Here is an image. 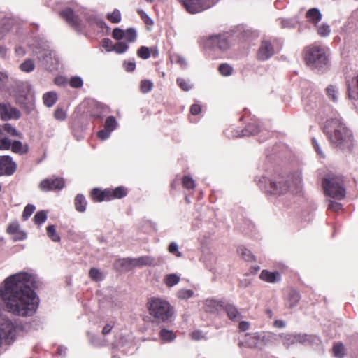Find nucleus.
<instances>
[{
  "mask_svg": "<svg viewBox=\"0 0 358 358\" xmlns=\"http://www.w3.org/2000/svg\"><path fill=\"white\" fill-rule=\"evenodd\" d=\"M35 278L27 272L12 275L0 286V296L8 310L18 316L33 315L38 306V298L33 290Z\"/></svg>",
  "mask_w": 358,
  "mask_h": 358,
  "instance_id": "f257e3e1",
  "label": "nucleus"
},
{
  "mask_svg": "<svg viewBox=\"0 0 358 358\" xmlns=\"http://www.w3.org/2000/svg\"><path fill=\"white\" fill-rule=\"evenodd\" d=\"M258 185L267 193L274 195L284 194L288 192L298 194L303 187L302 177L299 173H294L289 178L279 177L275 179H269L263 176L259 178Z\"/></svg>",
  "mask_w": 358,
  "mask_h": 358,
  "instance_id": "f03ea898",
  "label": "nucleus"
},
{
  "mask_svg": "<svg viewBox=\"0 0 358 358\" xmlns=\"http://www.w3.org/2000/svg\"><path fill=\"white\" fill-rule=\"evenodd\" d=\"M324 131L334 146L342 150L351 148L353 141L352 132L340 119L327 120Z\"/></svg>",
  "mask_w": 358,
  "mask_h": 358,
  "instance_id": "7ed1b4c3",
  "label": "nucleus"
},
{
  "mask_svg": "<svg viewBox=\"0 0 358 358\" xmlns=\"http://www.w3.org/2000/svg\"><path fill=\"white\" fill-rule=\"evenodd\" d=\"M150 315L157 322H165L172 317L173 311L169 303L159 298H153L148 303Z\"/></svg>",
  "mask_w": 358,
  "mask_h": 358,
  "instance_id": "20e7f679",
  "label": "nucleus"
},
{
  "mask_svg": "<svg viewBox=\"0 0 358 358\" xmlns=\"http://www.w3.org/2000/svg\"><path fill=\"white\" fill-rule=\"evenodd\" d=\"M305 59L308 66L317 71H324L329 64L325 50L317 45L310 46L306 50Z\"/></svg>",
  "mask_w": 358,
  "mask_h": 358,
  "instance_id": "39448f33",
  "label": "nucleus"
},
{
  "mask_svg": "<svg viewBox=\"0 0 358 358\" xmlns=\"http://www.w3.org/2000/svg\"><path fill=\"white\" fill-rule=\"evenodd\" d=\"M322 187L326 195L341 200L345 196L343 180L341 176H329L322 181Z\"/></svg>",
  "mask_w": 358,
  "mask_h": 358,
  "instance_id": "423d86ee",
  "label": "nucleus"
},
{
  "mask_svg": "<svg viewBox=\"0 0 358 358\" xmlns=\"http://www.w3.org/2000/svg\"><path fill=\"white\" fill-rule=\"evenodd\" d=\"M276 335L270 331H260L245 334V343L249 348L262 350L275 339Z\"/></svg>",
  "mask_w": 358,
  "mask_h": 358,
  "instance_id": "0eeeda50",
  "label": "nucleus"
},
{
  "mask_svg": "<svg viewBox=\"0 0 358 358\" xmlns=\"http://www.w3.org/2000/svg\"><path fill=\"white\" fill-rule=\"evenodd\" d=\"M279 337L281 338L283 345L287 348L296 343L303 345H319L320 343V339L316 335L281 334Z\"/></svg>",
  "mask_w": 358,
  "mask_h": 358,
  "instance_id": "6e6552de",
  "label": "nucleus"
},
{
  "mask_svg": "<svg viewBox=\"0 0 358 358\" xmlns=\"http://www.w3.org/2000/svg\"><path fill=\"white\" fill-rule=\"evenodd\" d=\"M180 1L187 12L190 14L201 13L215 3L213 0H180Z\"/></svg>",
  "mask_w": 358,
  "mask_h": 358,
  "instance_id": "1a4fd4ad",
  "label": "nucleus"
},
{
  "mask_svg": "<svg viewBox=\"0 0 358 358\" xmlns=\"http://www.w3.org/2000/svg\"><path fill=\"white\" fill-rule=\"evenodd\" d=\"M204 45L213 50L225 51L229 48V43L224 35L217 34L207 37Z\"/></svg>",
  "mask_w": 358,
  "mask_h": 358,
  "instance_id": "9d476101",
  "label": "nucleus"
},
{
  "mask_svg": "<svg viewBox=\"0 0 358 358\" xmlns=\"http://www.w3.org/2000/svg\"><path fill=\"white\" fill-rule=\"evenodd\" d=\"M154 259L149 256H142L138 258H124L120 260L121 265L126 270L134 267H141L152 264Z\"/></svg>",
  "mask_w": 358,
  "mask_h": 358,
  "instance_id": "9b49d317",
  "label": "nucleus"
},
{
  "mask_svg": "<svg viewBox=\"0 0 358 358\" xmlns=\"http://www.w3.org/2000/svg\"><path fill=\"white\" fill-rule=\"evenodd\" d=\"M64 187V180L62 178H50L43 180L38 185L39 189L43 192L61 190Z\"/></svg>",
  "mask_w": 358,
  "mask_h": 358,
  "instance_id": "f8f14e48",
  "label": "nucleus"
},
{
  "mask_svg": "<svg viewBox=\"0 0 358 358\" xmlns=\"http://www.w3.org/2000/svg\"><path fill=\"white\" fill-rule=\"evenodd\" d=\"M274 54L275 48L272 43L268 39L262 40L257 53V59L264 62L269 59Z\"/></svg>",
  "mask_w": 358,
  "mask_h": 358,
  "instance_id": "ddd939ff",
  "label": "nucleus"
},
{
  "mask_svg": "<svg viewBox=\"0 0 358 358\" xmlns=\"http://www.w3.org/2000/svg\"><path fill=\"white\" fill-rule=\"evenodd\" d=\"M17 169V164L9 155L0 156V176H11Z\"/></svg>",
  "mask_w": 358,
  "mask_h": 358,
  "instance_id": "4468645a",
  "label": "nucleus"
},
{
  "mask_svg": "<svg viewBox=\"0 0 358 358\" xmlns=\"http://www.w3.org/2000/svg\"><path fill=\"white\" fill-rule=\"evenodd\" d=\"M20 115V110L13 107L10 103H0V117L3 120H18Z\"/></svg>",
  "mask_w": 358,
  "mask_h": 358,
  "instance_id": "2eb2a0df",
  "label": "nucleus"
},
{
  "mask_svg": "<svg viewBox=\"0 0 358 358\" xmlns=\"http://www.w3.org/2000/svg\"><path fill=\"white\" fill-rule=\"evenodd\" d=\"M61 16L72 27L78 28L81 20L71 8H66L61 11Z\"/></svg>",
  "mask_w": 358,
  "mask_h": 358,
  "instance_id": "dca6fc26",
  "label": "nucleus"
},
{
  "mask_svg": "<svg viewBox=\"0 0 358 358\" xmlns=\"http://www.w3.org/2000/svg\"><path fill=\"white\" fill-rule=\"evenodd\" d=\"M43 64L45 68L52 71L58 68V60L55 55L50 52H45L43 55Z\"/></svg>",
  "mask_w": 358,
  "mask_h": 358,
  "instance_id": "f3484780",
  "label": "nucleus"
},
{
  "mask_svg": "<svg viewBox=\"0 0 358 358\" xmlns=\"http://www.w3.org/2000/svg\"><path fill=\"white\" fill-rule=\"evenodd\" d=\"M259 278L267 282L275 283L281 280V275L279 272H270L267 270H263L259 275Z\"/></svg>",
  "mask_w": 358,
  "mask_h": 358,
  "instance_id": "a211bd4d",
  "label": "nucleus"
},
{
  "mask_svg": "<svg viewBox=\"0 0 358 358\" xmlns=\"http://www.w3.org/2000/svg\"><path fill=\"white\" fill-rule=\"evenodd\" d=\"M224 308L230 320L237 321L242 317L241 313L234 304L227 303L224 306Z\"/></svg>",
  "mask_w": 358,
  "mask_h": 358,
  "instance_id": "6ab92c4d",
  "label": "nucleus"
},
{
  "mask_svg": "<svg viewBox=\"0 0 358 358\" xmlns=\"http://www.w3.org/2000/svg\"><path fill=\"white\" fill-rule=\"evenodd\" d=\"M10 150L14 153L22 155L28 152L29 145L27 143L23 144L20 141H13L12 142Z\"/></svg>",
  "mask_w": 358,
  "mask_h": 358,
  "instance_id": "aec40b11",
  "label": "nucleus"
},
{
  "mask_svg": "<svg viewBox=\"0 0 358 358\" xmlns=\"http://www.w3.org/2000/svg\"><path fill=\"white\" fill-rule=\"evenodd\" d=\"M348 96L350 99L358 97V73L348 85Z\"/></svg>",
  "mask_w": 358,
  "mask_h": 358,
  "instance_id": "412c9836",
  "label": "nucleus"
},
{
  "mask_svg": "<svg viewBox=\"0 0 358 358\" xmlns=\"http://www.w3.org/2000/svg\"><path fill=\"white\" fill-rule=\"evenodd\" d=\"M110 189L101 191L98 189H93L92 191V197L96 201H102L106 198L110 199Z\"/></svg>",
  "mask_w": 358,
  "mask_h": 358,
  "instance_id": "4be33fe9",
  "label": "nucleus"
},
{
  "mask_svg": "<svg viewBox=\"0 0 358 358\" xmlns=\"http://www.w3.org/2000/svg\"><path fill=\"white\" fill-rule=\"evenodd\" d=\"M309 21L317 24L322 19V14L317 8H311L306 13Z\"/></svg>",
  "mask_w": 358,
  "mask_h": 358,
  "instance_id": "5701e85b",
  "label": "nucleus"
},
{
  "mask_svg": "<svg viewBox=\"0 0 358 358\" xmlns=\"http://www.w3.org/2000/svg\"><path fill=\"white\" fill-rule=\"evenodd\" d=\"M87 201L83 194H78L75 198V208L77 211L83 213L86 210Z\"/></svg>",
  "mask_w": 358,
  "mask_h": 358,
  "instance_id": "b1692460",
  "label": "nucleus"
},
{
  "mask_svg": "<svg viewBox=\"0 0 358 358\" xmlns=\"http://www.w3.org/2000/svg\"><path fill=\"white\" fill-rule=\"evenodd\" d=\"M57 94L53 92H49L43 94V100L47 107H52L57 101Z\"/></svg>",
  "mask_w": 358,
  "mask_h": 358,
  "instance_id": "393cba45",
  "label": "nucleus"
},
{
  "mask_svg": "<svg viewBox=\"0 0 358 358\" xmlns=\"http://www.w3.org/2000/svg\"><path fill=\"white\" fill-rule=\"evenodd\" d=\"M332 350L336 358H343L345 354V347L341 343L334 344Z\"/></svg>",
  "mask_w": 358,
  "mask_h": 358,
  "instance_id": "a878e982",
  "label": "nucleus"
},
{
  "mask_svg": "<svg viewBox=\"0 0 358 358\" xmlns=\"http://www.w3.org/2000/svg\"><path fill=\"white\" fill-rule=\"evenodd\" d=\"M180 278L177 274L172 273L167 275L164 278V283L169 287L177 285L180 282Z\"/></svg>",
  "mask_w": 358,
  "mask_h": 358,
  "instance_id": "bb28decb",
  "label": "nucleus"
},
{
  "mask_svg": "<svg viewBox=\"0 0 358 358\" xmlns=\"http://www.w3.org/2000/svg\"><path fill=\"white\" fill-rule=\"evenodd\" d=\"M159 336L162 341L164 342H171L173 341L176 335L173 331L167 330L166 329H162L159 332Z\"/></svg>",
  "mask_w": 358,
  "mask_h": 358,
  "instance_id": "cd10ccee",
  "label": "nucleus"
},
{
  "mask_svg": "<svg viewBox=\"0 0 358 358\" xmlns=\"http://www.w3.org/2000/svg\"><path fill=\"white\" fill-rule=\"evenodd\" d=\"M87 20L90 23H94L99 27L108 28L104 20L99 16L96 15H92L87 17Z\"/></svg>",
  "mask_w": 358,
  "mask_h": 358,
  "instance_id": "c85d7f7f",
  "label": "nucleus"
},
{
  "mask_svg": "<svg viewBox=\"0 0 358 358\" xmlns=\"http://www.w3.org/2000/svg\"><path fill=\"white\" fill-rule=\"evenodd\" d=\"M35 65L34 61L30 59H26L20 65V69L22 71L29 73L34 69Z\"/></svg>",
  "mask_w": 358,
  "mask_h": 358,
  "instance_id": "c756f323",
  "label": "nucleus"
},
{
  "mask_svg": "<svg viewBox=\"0 0 358 358\" xmlns=\"http://www.w3.org/2000/svg\"><path fill=\"white\" fill-rule=\"evenodd\" d=\"M110 197L121 199L127 195V191L123 187H118L115 189H110Z\"/></svg>",
  "mask_w": 358,
  "mask_h": 358,
  "instance_id": "7c9ffc66",
  "label": "nucleus"
},
{
  "mask_svg": "<svg viewBox=\"0 0 358 358\" xmlns=\"http://www.w3.org/2000/svg\"><path fill=\"white\" fill-rule=\"evenodd\" d=\"M117 127V122L113 116H109L106 118L104 124V128L112 132Z\"/></svg>",
  "mask_w": 358,
  "mask_h": 358,
  "instance_id": "2f4dec72",
  "label": "nucleus"
},
{
  "mask_svg": "<svg viewBox=\"0 0 358 358\" xmlns=\"http://www.w3.org/2000/svg\"><path fill=\"white\" fill-rule=\"evenodd\" d=\"M48 236L54 242L60 241V236L56 232L55 227L54 225L48 226L47 229Z\"/></svg>",
  "mask_w": 358,
  "mask_h": 358,
  "instance_id": "473e14b6",
  "label": "nucleus"
},
{
  "mask_svg": "<svg viewBox=\"0 0 358 358\" xmlns=\"http://www.w3.org/2000/svg\"><path fill=\"white\" fill-rule=\"evenodd\" d=\"M124 38L129 43L134 42L137 37L136 31L133 28H129L124 30Z\"/></svg>",
  "mask_w": 358,
  "mask_h": 358,
  "instance_id": "72a5a7b5",
  "label": "nucleus"
},
{
  "mask_svg": "<svg viewBox=\"0 0 358 358\" xmlns=\"http://www.w3.org/2000/svg\"><path fill=\"white\" fill-rule=\"evenodd\" d=\"M300 300V294L296 290H291L289 293V303L291 308L296 306Z\"/></svg>",
  "mask_w": 358,
  "mask_h": 358,
  "instance_id": "f704fd0d",
  "label": "nucleus"
},
{
  "mask_svg": "<svg viewBox=\"0 0 358 358\" xmlns=\"http://www.w3.org/2000/svg\"><path fill=\"white\" fill-rule=\"evenodd\" d=\"M129 48L127 44L124 42H117L113 45V48L109 50L115 51L116 53L122 54L125 52Z\"/></svg>",
  "mask_w": 358,
  "mask_h": 358,
  "instance_id": "c9c22d12",
  "label": "nucleus"
},
{
  "mask_svg": "<svg viewBox=\"0 0 358 358\" xmlns=\"http://www.w3.org/2000/svg\"><path fill=\"white\" fill-rule=\"evenodd\" d=\"M47 220V213L45 210L37 212L34 217V222L36 224L41 225Z\"/></svg>",
  "mask_w": 358,
  "mask_h": 358,
  "instance_id": "e433bc0d",
  "label": "nucleus"
},
{
  "mask_svg": "<svg viewBox=\"0 0 358 358\" xmlns=\"http://www.w3.org/2000/svg\"><path fill=\"white\" fill-rule=\"evenodd\" d=\"M3 130L12 136H17L20 138H22V134L17 131L16 129L9 123H6L3 124Z\"/></svg>",
  "mask_w": 358,
  "mask_h": 358,
  "instance_id": "4c0bfd02",
  "label": "nucleus"
},
{
  "mask_svg": "<svg viewBox=\"0 0 358 358\" xmlns=\"http://www.w3.org/2000/svg\"><path fill=\"white\" fill-rule=\"evenodd\" d=\"M107 19L112 23H118L121 21V14L118 9H114L111 13L107 15Z\"/></svg>",
  "mask_w": 358,
  "mask_h": 358,
  "instance_id": "58836bf2",
  "label": "nucleus"
},
{
  "mask_svg": "<svg viewBox=\"0 0 358 358\" xmlns=\"http://www.w3.org/2000/svg\"><path fill=\"white\" fill-rule=\"evenodd\" d=\"M259 131V128L255 124H249L245 131H242L243 136L255 135Z\"/></svg>",
  "mask_w": 358,
  "mask_h": 358,
  "instance_id": "ea45409f",
  "label": "nucleus"
},
{
  "mask_svg": "<svg viewBox=\"0 0 358 358\" xmlns=\"http://www.w3.org/2000/svg\"><path fill=\"white\" fill-rule=\"evenodd\" d=\"M326 92L329 99L332 100L334 102H336L338 101V92L336 87L334 85H329L327 87Z\"/></svg>",
  "mask_w": 358,
  "mask_h": 358,
  "instance_id": "a19ab883",
  "label": "nucleus"
},
{
  "mask_svg": "<svg viewBox=\"0 0 358 358\" xmlns=\"http://www.w3.org/2000/svg\"><path fill=\"white\" fill-rule=\"evenodd\" d=\"M219 72L224 76H228L232 74L233 68L228 64H222L219 66Z\"/></svg>",
  "mask_w": 358,
  "mask_h": 358,
  "instance_id": "79ce46f5",
  "label": "nucleus"
},
{
  "mask_svg": "<svg viewBox=\"0 0 358 358\" xmlns=\"http://www.w3.org/2000/svg\"><path fill=\"white\" fill-rule=\"evenodd\" d=\"M137 55L143 59H147L150 57L151 52L148 47L141 46L137 51Z\"/></svg>",
  "mask_w": 358,
  "mask_h": 358,
  "instance_id": "37998d69",
  "label": "nucleus"
},
{
  "mask_svg": "<svg viewBox=\"0 0 358 358\" xmlns=\"http://www.w3.org/2000/svg\"><path fill=\"white\" fill-rule=\"evenodd\" d=\"M171 61L180 65L182 68H185L187 65L186 59L179 54H174L171 56Z\"/></svg>",
  "mask_w": 358,
  "mask_h": 358,
  "instance_id": "c03bdc74",
  "label": "nucleus"
},
{
  "mask_svg": "<svg viewBox=\"0 0 358 358\" xmlns=\"http://www.w3.org/2000/svg\"><path fill=\"white\" fill-rule=\"evenodd\" d=\"M36 208L33 204H27L22 213V218L24 220H27L32 213L34 212Z\"/></svg>",
  "mask_w": 358,
  "mask_h": 358,
  "instance_id": "a18cd8bd",
  "label": "nucleus"
},
{
  "mask_svg": "<svg viewBox=\"0 0 358 358\" xmlns=\"http://www.w3.org/2000/svg\"><path fill=\"white\" fill-rule=\"evenodd\" d=\"M238 252H240L241 257L245 261L250 262L254 259V255L251 251L245 248H241L238 249Z\"/></svg>",
  "mask_w": 358,
  "mask_h": 358,
  "instance_id": "49530a36",
  "label": "nucleus"
},
{
  "mask_svg": "<svg viewBox=\"0 0 358 358\" xmlns=\"http://www.w3.org/2000/svg\"><path fill=\"white\" fill-rule=\"evenodd\" d=\"M69 85L73 88H80L83 85V81L80 76H73L69 80Z\"/></svg>",
  "mask_w": 358,
  "mask_h": 358,
  "instance_id": "de8ad7c7",
  "label": "nucleus"
},
{
  "mask_svg": "<svg viewBox=\"0 0 358 358\" xmlns=\"http://www.w3.org/2000/svg\"><path fill=\"white\" fill-rule=\"evenodd\" d=\"M11 145L12 142L6 136H2L0 138V150H10Z\"/></svg>",
  "mask_w": 358,
  "mask_h": 358,
  "instance_id": "09e8293b",
  "label": "nucleus"
},
{
  "mask_svg": "<svg viewBox=\"0 0 358 358\" xmlns=\"http://www.w3.org/2000/svg\"><path fill=\"white\" fill-rule=\"evenodd\" d=\"M89 275L90 278L94 281H101L103 279V276L99 270L92 268L90 270Z\"/></svg>",
  "mask_w": 358,
  "mask_h": 358,
  "instance_id": "8fccbe9b",
  "label": "nucleus"
},
{
  "mask_svg": "<svg viewBox=\"0 0 358 358\" xmlns=\"http://www.w3.org/2000/svg\"><path fill=\"white\" fill-rule=\"evenodd\" d=\"M194 294V292L192 289H180L177 292V296L180 299H187L191 298Z\"/></svg>",
  "mask_w": 358,
  "mask_h": 358,
  "instance_id": "3c124183",
  "label": "nucleus"
},
{
  "mask_svg": "<svg viewBox=\"0 0 358 358\" xmlns=\"http://www.w3.org/2000/svg\"><path fill=\"white\" fill-rule=\"evenodd\" d=\"M153 84L150 80H144L141 81V90L143 93H148L152 89Z\"/></svg>",
  "mask_w": 358,
  "mask_h": 358,
  "instance_id": "603ef678",
  "label": "nucleus"
},
{
  "mask_svg": "<svg viewBox=\"0 0 358 358\" xmlns=\"http://www.w3.org/2000/svg\"><path fill=\"white\" fill-rule=\"evenodd\" d=\"M169 252L178 257H182V253L179 251L178 245L176 242H171L169 245Z\"/></svg>",
  "mask_w": 358,
  "mask_h": 358,
  "instance_id": "864d4df0",
  "label": "nucleus"
},
{
  "mask_svg": "<svg viewBox=\"0 0 358 358\" xmlns=\"http://www.w3.org/2000/svg\"><path fill=\"white\" fill-rule=\"evenodd\" d=\"M318 34L321 36H327L331 32L330 27L327 24H322L317 28Z\"/></svg>",
  "mask_w": 358,
  "mask_h": 358,
  "instance_id": "5fc2aeb1",
  "label": "nucleus"
},
{
  "mask_svg": "<svg viewBox=\"0 0 358 358\" xmlns=\"http://www.w3.org/2000/svg\"><path fill=\"white\" fill-rule=\"evenodd\" d=\"M183 186L189 189H194L195 187V182L192 178L189 176H185L182 180Z\"/></svg>",
  "mask_w": 358,
  "mask_h": 358,
  "instance_id": "6e6d98bb",
  "label": "nucleus"
},
{
  "mask_svg": "<svg viewBox=\"0 0 358 358\" xmlns=\"http://www.w3.org/2000/svg\"><path fill=\"white\" fill-rule=\"evenodd\" d=\"M177 83L180 86V87L184 91H189L192 88V85H190L189 81L185 80L183 78H178Z\"/></svg>",
  "mask_w": 358,
  "mask_h": 358,
  "instance_id": "4d7b16f0",
  "label": "nucleus"
},
{
  "mask_svg": "<svg viewBox=\"0 0 358 358\" xmlns=\"http://www.w3.org/2000/svg\"><path fill=\"white\" fill-rule=\"evenodd\" d=\"M124 30L121 29L120 28H115L113 31L112 36H113V38L119 41V40L124 38Z\"/></svg>",
  "mask_w": 358,
  "mask_h": 358,
  "instance_id": "13d9d810",
  "label": "nucleus"
},
{
  "mask_svg": "<svg viewBox=\"0 0 358 358\" xmlns=\"http://www.w3.org/2000/svg\"><path fill=\"white\" fill-rule=\"evenodd\" d=\"M54 117L58 120H64L66 117V113L62 108H57L54 113Z\"/></svg>",
  "mask_w": 358,
  "mask_h": 358,
  "instance_id": "bf43d9fd",
  "label": "nucleus"
},
{
  "mask_svg": "<svg viewBox=\"0 0 358 358\" xmlns=\"http://www.w3.org/2000/svg\"><path fill=\"white\" fill-rule=\"evenodd\" d=\"M297 22L294 19H285L282 20V26L284 28L295 27Z\"/></svg>",
  "mask_w": 358,
  "mask_h": 358,
  "instance_id": "052dcab7",
  "label": "nucleus"
},
{
  "mask_svg": "<svg viewBox=\"0 0 358 358\" xmlns=\"http://www.w3.org/2000/svg\"><path fill=\"white\" fill-rule=\"evenodd\" d=\"M220 305V302L215 300H206V306L208 311H213V308H217Z\"/></svg>",
  "mask_w": 358,
  "mask_h": 358,
  "instance_id": "680f3d73",
  "label": "nucleus"
},
{
  "mask_svg": "<svg viewBox=\"0 0 358 358\" xmlns=\"http://www.w3.org/2000/svg\"><path fill=\"white\" fill-rule=\"evenodd\" d=\"M312 143H313V145L316 151V152L317 153V155L319 156H320V157L322 158H324L325 157V155L322 152V151L321 150V148H320V146L317 142V141L313 138L312 139Z\"/></svg>",
  "mask_w": 358,
  "mask_h": 358,
  "instance_id": "e2e57ef3",
  "label": "nucleus"
},
{
  "mask_svg": "<svg viewBox=\"0 0 358 358\" xmlns=\"http://www.w3.org/2000/svg\"><path fill=\"white\" fill-rule=\"evenodd\" d=\"M110 134L111 132L110 131L104 128L103 129L99 131L97 135L100 139L106 140L110 136Z\"/></svg>",
  "mask_w": 358,
  "mask_h": 358,
  "instance_id": "0e129e2a",
  "label": "nucleus"
},
{
  "mask_svg": "<svg viewBox=\"0 0 358 358\" xmlns=\"http://www.w3.org/2000/svg\"><path fill=\"white\" fill-rule=\"evenodd\" d=\"M124 69L128 72H131L134 71L136 68V64L134 62H125L124 63Z\"/></svg>",
  "mask_w": 358,
  "mask_h": 358,
  "instance_id": "69168bd1",
  "label": "nucleus"
},
{
  "mask_svg": "<svg viewBox=\"0 0 358 358\" xmlns=\"http://www.w3.org/2000/svg\"><path fill=\"white\" fill-rule=\"evenodd\" d=\"M342 208V204L338 202L330 201L329 208L334 211H338Z\"/></svg>",
  "mask_w": 358,
  "mask_h": 358,
  "instance_id": "338daca9",
  "label": "nucleus"
},
{
  "mask_svg": "<svg viewBox=\"0 0 358 358\" xmlns=\"http://www.w3.org/2000/svg\"><path fill=\"white\" fill-rule=\"evenodd\" d=\"M138 13L141 15V18L145 21L147 24H152L153 21L149 16L143 10L138 11Z\"/></svg>",
  "mask_w": 358,
  "mask_h": 358,
  "instance_id": "774afa93",
  "label": "nucleus"
}]
</instances>
